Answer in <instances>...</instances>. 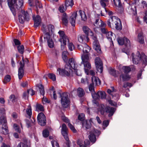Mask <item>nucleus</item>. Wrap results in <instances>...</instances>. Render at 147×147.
I'll list each match as a JSON object with an SVG mask.
<instances>
[{
    "label": "nucleus",
    "mask_w": 147,
    "mask_h": 147,
    "mask_svg": "<svg viewBox=\"0 0 147 147\" xmlns=\"http://www.w3.org/2000/svg\"><path fill=\"white\" fill-rule=\"evenodd\" d=\"M67 54L68 53L67 51H64L63 52L62 58L64 61L66 62V64L65 65L64 69H61L59 68L57 69V71L60 75L69 76L72 72V69L75 70L76 72L77 73V65L76 63L75 60L73 58H71L69 59V63L67 62Z\"/></svg>",
    "instance_id": "f257e3e1"
},
{
    "label": "nucleus",
    "mask_w": 147,
    "mask_h": 147,
    "mask_svg": "<svg viewBox=\"0 0 147 147\" xmlns=\"http://www.w3.org/2000/svg\"><path fill=\"white\" fill-rule=\"evenodd\" d=\"M92 96L93 98L94 99L92 100V102L94 106L97 107V112H100L102 115H103L105 112V109L104 106L103 104H99L98 102L94 100H97L99 98V96L98 94V92L97 93H95V92L92 94ZM105 110L107 113H109V117L112 116L115 111V109L113 107H106Z\"/></svg>",
    "instance_id": "f03ea898"
},
{
    "label": "nucleus",
    "mask_w": 147,
    "mask_h": 147,
    "mask_svg": "<svg viewBox=\"0 0 147 147\" xmlns=\"http://www.w3.org/2000/svg\"><path fill=\"white\" fill-rule=\"evenodd\" d=\"M54 28V26L52 25H49L47 27L43 25L41 28V30L44 34V38L45 41H47L48 46L50 48L54 47V43L52 39L51 38L50 31Z\"/></svg>",
    "instance_id": "7ed1b4c3"
},
{
    "label": "nucleus",
    "mask_w": 147,
    "mask_h": 147,
    "mask_svg": "<svg viewBox=\"0 0 147 147\" xmlns=\"http://www.w3.org/2000/svg\"><path fill=\"white\" fill-rule=\"evenodd\" d=\"M108 25L111 28H115L117 30H120L122 28L121 22L120 19L115 16H111L107 21Z\"/></svg>",
    "instance_id": "20e7f679"
},
{
    "label": "nucleus",
    "mask_w": 147,
    "mask_h": 147,
    "mask_svg": "<svg viewBox=\"0 0 147 147\" xmlns=\"http://www.w3.org/2000/svg\"><path fill=\"white\" fill-rule=\"evenodd\" d=\"M132 53V61L134 64H137L139 63H142L143 66H145L147 65V57L143 53L140 54L139 52H137L136 55H134Z\"/></svg>",
    "instance_id": "39448f33"
},
{
    "label": "nucleus",
    "mask_w": 147,
    "mask_h": 147,
    "mask_svg": "<svg viewBox=\"0 0 147 147\" xmlns=\"http://www.w3.org/2000/svg\"><path fill=\"white\" fill-rule=\"evenodd\" d=\"M82 63L84 65L85 72L87 75L89 74V70L91 67V65L89 62V57L88 54L86 55H83L82 56Z\"/></svg>",
    "instance_id": "423d86ee"
},
{
    "label": "nucleus",
    "mask_w": 147,
    "mask_h": 147,
    "mask_svg": "<svg viewBox=\"0 0 147 147\" xmlns=\"http://www.w3.org/2000/svg\"><path fill=\"white\" fill-rule=\"evenodd\" d=\"M61 96V102L62 106L64 108L67 107L69 104L70 101L68 98V95L67 93H64L62 95L60 93H58Z\"/></svg>",
    "instance_id": "0eeeda50"
},
{
    "label": "nucleus",
    "mask_w": 147,
    "mask_h": 147,
    "mask_svg": "<svg viewBox=\"0 0 147 147\" xmlns=\"http://www.w3.org/2000/svg\"><path fill=\"white\" fill-rule=\"evenodd\" d=\"M130 70L131 69L129 67L126 66L122 67V69H120V71H123L125 74L123 75L122 74L120 75V78L122 79L124 81L128 80L130 78V77L127 75V73L129 72Z\"/></svg>",
    "instance_id": "6e6552de"
},
{
    "label": "nucleus",
    "mask_w": 147,
    "mask_h": 147,
    "mask_svg": "<svg viewBox=\"0 0 147 147\" xmlns=\"http://www.w3.org/2000/svg\"><path fill=\"white\" fill-rule=\"evenodd\" d=\"M29 20L28 17V14L27 12H26L23 10L21 11V13L18 16V20L19 22L21 23H23L26 20L28 21Z\"/></svg>",
    "instance_id": "1a4fd4ad"
},
{
    "label": "nucleus",
    "mask_w": 147,
    "mask_h": 147,
    "mask_svg": "<svg viewBox=\"0 0 147 147\" xmlns=\"http://www.w3.org/2000/svg\"><path fill=\"white\" fill-rule=\"evenodd\" d=\"M117 40L119 45H122L124 44L127 47H130V41L126 37H124L123 38L119 37L117 38Z\"/></svg>",
    "instance_id": "9d476101"
},
{
    "label": "nucleus",
    "mask_w": 147,
    "mask_h": 147,
    "mask_svg": "<svg viewBox=\"0 0 147 147\" xmlns=\"http://www.w3.org/2000/svg\"><path fill=\"white\" fill-rule=\"evenodd\" d=\"M78 48L79 49L83 51L84 54L82 55H86L87 54L88 55V53L85 54V53H88L89 52L90 49V47L86 43H83L82 45H78ZM88 55L89 56V55Z\"/></svg>",
    "instance_id": "9b49d317"
},
{
    "label": "nucleus",
    "mask_w": 147,
    "mask_h": 147,
    "mask_svg": "<svg viewBox=\"0 0 147 147\" xmlns=\"http://www.w3.org/2000/svg\"><path fill=\"white\" fill-rule=\"evenodd\" d=\"M92 38L94 40L93 44V49L98 53V55L101 54L102 52L99 42L97 40L95 36H93Z\"/></svg>",
    "instance_id": "f8f14e48"
},
{
    "label": "nucleus",
    "mask_w": 147,
    "mask_h": 147,
    "mask_svg": "<svg viewBox=\"0 0 147 147\" xmlns=\"http://www.w3.org/2000/svg\"><path fill=\"white\" fill-rule=\"evenodd\" d=\"M37 120L38 124L41 126H44L46 124V118L42 113H39L37 116Z\"/></svg>",
    "instance_id": "ddd939ff"
},
{
    "label": "nucleus",
    "mask_w": 147,
    "mask_h": 147,
    "mask_svg": "<svg viewBox=\"0 0 147 147\" xmlns=\"http://www.w3.org/2000/svg\"><path fill=\"white\" fill-rule=\"evenodd\" d=\"M95 62L97 71L101 73L103 71L102 63L101 59L99 57H97L95 59Z\"/></svg>",
    "instance_id": "4468645a"
},
{
    "label": "nucleus",
    "mask_w": 147,
    "mask_h": 147,
    "mask_svg": "<svg viewBox=\"0 0 147 147\" xmlns=\"http://www.w3.org/2000/svg\"><path fill=\"white\" fill-rule=\"evenodd\" d=\"M100 134V131L94 129L93 131L90 132L89 138L90 141L94 143L96 140L95 135H98Z\"/></svg>",
    "instance_id": "2eb2a0df"
},
{
    "label": "nucleus",
    "mask_w": 147,
    "mask_h": 147,
    "mask_svg": "<svg viewBox=\"0 0 147 147\" xmlns=\"http://www.w3.org/2000/svg\"><path fill=\"white\" fill-rule=\"evenodd\" d=\"M16 3V0H9L8 2V5L13 15L15 16L16 14V10L15 9Z\"/></svg>",
    "instance_id": "dca6fc26"
},
{
    "label": "nucleus",
    "mask_w": 147,
    "mask_h": 147,
    "mask_svg": "<svg viewBox=\"0 0 147 147\" xmlns=\"http://www.w3.org/2000/svg\"><path fill=\"white\" fill-rule=\"evenodd\" d=\"M61 132L65 139L67 141H68L69 139L67 133V128L65 124L63 123L62 125Z\"/></svg>",
    "instance_id": "f3484780"
},
{
    "label": "nucleus",
    "mask_w": 147,
    "mask_h": 147,
    "mask_svg": "<svg viewBox=\"0 0 147 147\" xmlns=\"http://www.w3.org/2000/svg\"><path fill=\"white\" fill-rule=\"evenodd\" d=\"M61 119L64 122L68 123V126L73 132L75 133L76 132V130L75 128L74 127L69 123V120L67 117H66L65 116L63 115L61 117Z\"/></svg>",
    "instance_id": "a211bd4d"
},
{
    "label": "nucleus",
    "mask_w": 147,
    "mask_h": 147,
    "mask_svg": "<svg viewBox=\"0 0 147 147\" xmlns=\"http://www.w3.org/2000/svg\"><path fill=\"white\" fill-rule=\"evenodd\" d=\"M127 11L131 14H132L134 15L137 14L136 8L134 4L129 5Z\"/></svg>",
    "instance_id": "6ab92c4d"
},
{
    "label": "nucleus",
    "mask_w": 147,
    "mask_h": 147,
    "mask_svg": "<svg viewBox=\"0 0 147 147\" xmlns=\"http://www.w3.org/2000/svg\"><path fill=\"white\" fill-rule=\"evenodd\" d=\"M82 30L83 32L88 36H92V38L93 37L94 34L88 26H84L82 28Z\"/></svg>",
    "instance_id": "aec40b11"
},
{
    "label": "nucleus",
    "mask_w": 147,
    "mask_h": 147,
    "mask_svg": "<svg viewBox=\"0 0 147 147\" xmlns=\"http://www.w3.org/2000/svg\"><path fill=\"white\" fill-rule=\"evenodd\" d=\"M94 25L95 27L99 28L102 27L106 26L105 23L103 22L101 20L99 19L96 20Z\"/></svg>",
    "instance_id": "412c9836"
},
{
    "label": "nucleus",
    "mask_w": 147,
    "mask_h": 147,
    "mask_svg": "<svg viewBox=\"0 0 147 147\" xmlns=\"http://www.w3.org/2000/svg\"><path fill=\"white\" fill-rule=\"evenodd\" d=\"M78 41L80 43L83 42H88L89 40V38L88 36H85L84 35H81L79 36L78 37Z\"/></svg>",
    "instance_id": "4be33fe9"
},
{
    "label": "nucleus",
    "mask_w": 147,
    "mask_h": 147,
    "mask_svg": "<svg viewBox=\"0 0 147 147\" xmlns=\"http://www.w3.org/2000/svg\"><path fill=\"white\" fill-rule=\"evenodd\" d=\"M33 18L34 21V26L35 27L37 28L39 26L41 22L40 18L39 16L37 15L35 17L34 16H33Z\"/></svg>",
    "instance_id": "5701e85b"
},
{
    "label": "nucleus",
    "mask_w": 147,
    "mask_h": 147,
    "mask_svg": "<svg viewBox=\"0 0 147 147\" xmlns=\"http://www.w3.org/2000/svg\"><path fill=\"white\" fill-rule=\"evenodd\" d=\"M91 119L90 120H86L83 121L82 123L83 127L86 129H88L90 128L91 125Z\"/></svg>",
    "instance_id": "b1692460"
},
{
    "label": "nucleus",
    "mask_w": 147,
    "mask_h": 147,
    "mask_svg": "<svg viewBox=\"0 0 147 147\" xmlns=\"http://www.w3.org/2000/svg\"><path fill=\"white\" fill-rule=\"evenodd\" d=\"M24 0H17L15 5V9H19L22 8L23 7Z\"/></svg>",
    "instance_id": "393cba45"
},
{
    "label": "nucleus",
    "mask_w": 147,
    "mask_h": 147,
    "mask_svg": "<svg viewBox=\"0 0 147 147\" xmlns=\"http://www.w3.org/2000/svg\"><path fill=\"white\" fill-rule=\"evenodd\" d=\"M25 94H28L29 95L32 96L34 94V92L31 89H29L26 92H24L23 95V97L25 99H28V96L25 95Z\"/></svg>",
    "instance_id": "a878e982"
},
{
    "label": "nucleus",
    "mask_w": 147,
    "mask_h": 147,
    "mask_svg": "<svg viewBox=\"0 0 147 147\" xmlns=\"http://www.w3.org/2000/svg\"><path fill=\"white\" fill-rule=\"evenodd\" d=\"M77 13H74L70 17V21L72 26H74L75 24V20L77 16Z\"/></svg>",
    "instance_id": "bb28decb"
},
{
    "label": "nucleus",
    "mask_w": 147,
    "mask_h": 147,
    "mask_svg": "<svg viewBox=\"0 0 147 147\" xmlns=\"http://www.w3.org/2000/svg\"><path fill=\"white\" fill-rule=\"evenodd\" d=\"M91 80L93 84H95L97 85H100L101 84V81L97 77L92 76Z\"/></svg>",
    "instance_id": "cd10ccee"
},
{
    "label": "nucleus",
    "mask_w": 147,
    "mask_h": 147,
    "mask_svg": "<svg viewBox=\"0 0 147 147\" xmlns=\"http://www.w3.org/2000/svg\"><path fill=\"white\" fill-rule=\"evenodd\" d=\"M80 15L81 17V20L83 21H86L87 19V17L85 12L81 10L79 11Z\"/></svg>",
    "instance_id": "c85d7f7f"
},
{
    "label": "nucleus",
    "mask_w": 147,
    "mask_h": 147,
    "mask_svg": "<svg viewBox=\"0 0 147 147\" xmlns=\"http://www.w3.org/2000/svg\"><path fill=\"white\" fill-rule=\"evenodd\" d=\"M59 41L61 43H63L64 45H66V43L69 42V40L68 37L65 36L62 38H61L59 39Z\"/></svg>",
    "instance_id": "c756f323"
},
{
    "label": "nucleus",
    "mask_w": 147,
    "mask_h": 147,
    "mask_svg": "<svg viewBox=\"0 0 147 147\" xmlns=\"http://www.w3.org/2000/svg\"><path fill=\"white\" fill-rule=\"evenodd\" d=\"M138 40L141 44L144 43V37L142 33H139L138 36Z\"/></svg>",
    "instance_id": "7c9ffc66"
},
{
    "label": "nucleus",
    "mask_w": 147,
    "mask_h": 147,
    "mask_svg": "<svg viewBox=\"0 0 147 147\" xmlns=\"http://www.w3.org/2000/svg\"><path fill=\"white\" fill-rule=\"evenodd\" d=\"M17 147H30V144L29 142L20 143L18 144Z\"/></svg>",
    "instance_id": "2f4dec72"
},
{
    "label": "nucleus",
    "mask_w": 147,
    "mask_h": 147,
    "mask_svg": "<svg viewBox=\"0 0 147 147\" xmlns=\"http://www.w3.org/2000/svg\"><path fill=\"white\" fill-rule=\"evenodd\" d=\"M109 73L115 77H117L119 74L118 71H116L114 69L111 68L109 71Z\"/></svg>",
    "instance_id": "473e14b6"
},
{
    "label": "nucleus",
    "mask_w": 147,
    "mask_h": 147,
    "mask_svg": "<svg viewBox=\"0 0 147 147\" xmlns=\"http://www.w3.org/2000/svg\"><path fill=\"white\" fill-rule=\"evenodd\" d=\"M26 112L28 115V117L29 118H31L32 115V109L30 105L28 106V108L26 109Z\"/></svg>",
    "instance_id": "72a5a7b5"
},
{
    "label": "nucleus",
    "mask_w": 147,
    "mask_h": 147,
    "mask_svg": "<svg viewBox=\"0 0 147 147\" xmlns=\"http://www.w3.org/2000/svg\"><path fill=\"white\" fill-rule=\"evenodd\" d=\"M2 124V126L7 125L6 119L4 116H2L0 118V125Z\"/></svg>",
    "instance_id": "f704fd0d"
},
{
    "label": "nucleus",
    "mask_w": 147,
    "mask_h": 147,
    "mask_svg": "<svg viewBox=\"0 0 147 147\" xmlns=\"http://www.w3.org/2000/svg\"><path fill=\"white\" fill-rule=\"evenodd\" d=\"M24 75V72L23 69H22V67H20L18 70V77L19 79H21L23 76Z\"/></svg>",
    "instance_id": "c9c22d12"
},
{
    "label": "nucleus",
    "mask_w": 147,
    "mask_h": 147,
    "mask_svg": "<svg viewBox=\"0 0 147 147\" xmlns=\"http://www.w3.org/2000/svg\"><path fill=\"white\" fill-rule=\"evenodd\" d=\"M77 92L79 96L80 97L83 96L85 94V92L84 90L81 88H78Z\"/></svg>",
    "instance_id": "e433bc0d"
},
{
    "label": "nucleus",
    "mask_w": 147,
    "mask_h": 147,
    "mask_svg": "<svg viewBox=\"0 0 147 147\" xmlns=\"http://www.w3.org/2000/svg\"><path fill=\"white\" fill-rule=\"evenodd\" d=\"M74 5L73 0H65V5L66 7L69 6L72 7Z\"/></svg>",
    "instance_id": "4c0bfd02"
},
{
    "label": "nucleus",
    "mask_w": 147,
    "mask_h": 147,
    "mask_svg": "<svg viewBox=\"0 0 147 147\" xmlns=\"http://www.w3.org/2000/svg\"><path fill=\"white\" fill-rule=\"evenodd\" d=\"M62 20L63 23L66 26L68 23V20H67L66 14L65 13H64L63 14Z\"/></svg>",
    "instance_id": "58836bf2"
},
{
    "label": "nucleus",
    "mask_w": 147,
    "mask_h": 147,
    "mask_svg": "<svg viewBox=\"0 0 147 147\" xmlns=\"http://www.w3.org/2000/svg\"><path fill=\"white\" fill-rule=\"evenodd\" d=\"M98 94L99 96V98H100L102 99H103L106 98V95L105 92L99 91L98 92Z\"/></svg>",
    "instance_id": "ea45409f"
},
{
    "label": "nucleus",
    "mask_w": 147,
    "mask_h": 147,
    "mask_svg": "<svg viewBox=\"0 0 147 147\" xmlns=\"http://www.w3.org/2000/svg\"><path fill=\"white\" fill-rule=\"evenodd\" d=\"M2 133L5 135L7 134L8 133V131L6 125H5L4 126H2Z\"/></svg>",
    "instance_id": "a19ab883"
},
{
    "label": "nucleus",
    "mask_w": 147,
    "mask_h": 147,
    "mask_svg": "<svg viewBox=\"0 0 147 147\" xmlns=\"http://www.w3.org/2000/svg\"><path fill=\"white\" fill-rule=\"evenodd\" d=\"M106 36L108 39L111 42H112V36L113 33L111 32H108L106 34Z\"/></svg>",
    "instance_id": "79ce46f5"
},
{
    "label": "nucleus",
    "mask_w": 147,
    "mask_h": 147,
    "mask_svg": "<svg viewBox=\"0 0 147 147\" xmlns=\"http://www.w3.org/2000/svg\"><path fill=\"white\" fill-rule=\"evenodd\" d=\"M11 79V77L10 75H7L5 76L3 81V82L5 84L9 82Z\"/></svg>",
    "instance_id": "37998d69"
},
{
    "label": "nucleus",
    "mask_w": 147,
    "mask_h": 147,
    "mask_svg": "<svg viewBox=\"0 0 147 147\" xmlns=\"http://www.w3.org/2000/svg\"><path fill=\"white\" fill-rule=\"evenodd\" d=\"M38 86L39 89L40 94L44 95L45 92L43 86L41 84H39L38 85Z\"/></svg>",
    "instance_id": "c03bdc74"
},
{
    "label": "nucleus",
    "mask_w": 147,
    "mask_h": 147,
    "mask_svg": "<svg viewBox=\"0 0 147 147\" xmlns=\"http://www.w3.org/2000/svg\"><path fill=\"white\" fill-rule=\"evenodd\" d=\"M115 92V90L114 88L113 87H111V90L108 89L107 90V92L109 94H111L113 97H114V95L113 94Z\"/></svg>",
    "instance_id": "a18cd8bd"
},
{
    "label": "nucleus",
    "mask_w": 147,
    "mask_h": 147,
    "mask_svg": "<svg viewBox=\"0 0 147 147\" xmlns=\"http://www.w3.org/2000/svg\"><path fill=\"white\" fill-rule=\"evenodd\" d=\"M68 47L69 49L71 51L74 49V46L72 42H69L68 44Z\"/></svg>",
    "instance_id": "49530a36"
},
{
    "label": "nucleus",
    "mask_w": 147,
    "mask_h": 147,
    "mask_svg": "<svg viewBox=\"0 0 147 147\" xmlns=\"http://www.w3.org/2000/svg\"><path fill=\"white\" fill-rule=\"evenodd\" d=\"M36 110L38 111H43L44 109L42 105L40 104H37L36 106Z\"/></svg>",
    "instance_id": "de8ad7c7"
},
{
    "label": "nucleus",
    "mask_w": 147,
    "mask_h": 147,
    "mask_svg": "<svg viewBox=\"0 0 147 147\" xmlns=\"http://www.w3.org/2000/svg\"><path fill=\"white\" fill-rule=\"evenodd\" d=\"M81 83L84 84H88L89 83L88 81L87 77L82 78L81 79Z\"/></svg>",
    "instance_id": "09e8293b"
},
{
    "label": "nucleus",
    "mask_w": 147,
    "mask_h": 147,
    "mask_svg": "<svg viewBox=\"0 0 147 147\" xmlns=\"http://www.w3.org/2000/svg\"><path fill=\"white\" fill-rule=\"evenodd\" d=\"M51 144L53 147H59V145L57 141L55 140H52Z\"/></svg>",
    "instance_id": "8fccbe9b"
},
{
    "label": "nucleus",
    "mask_w": 147,
    "mask_h": 147,
    "mask_svg": "<svg viewBox=\"0 0 147 147\" xmlns=\"http://www.w3.org/2000/svg\"><path fill=\"white\" fill-rule=\"evenodd\" d=\"M18 49L19 53L21 54H22L23 53L24 50V47L23 45L18 46Z\"/></svg>",
    "instance_id": "3c124183"
},
{
    "label": "nucleus",
    "mask_w": 147,
    "mask_h": 147,
    "mask_svg": "<svg viewBox=\"0 0 147 147\" xmlns=\"http://www.w3.org/2000/svg\"><path fill=\"white\" fill-rule=\"evenodd\" d=\"M108 0H100V2L101 5L103 7H105L106 4L108 2Z\"/></svg>",
    "instance_id": "603ef678"
},
{
    "label": "nucleus",
    "mask_w": 147,
    "mask_h": 147,
    "mask_svg": "<svg viewBox=\"0 0 147 147\" xmlns=\"http://www.w3.org/2000/svg\"><path fill=\"white\" fill-rule=\"evenodd\" d=\"M48 76L50 79L53 81L56 80L55 76L53 74H49L48 75Z\"/></svg>",
    "instance_id": "864d4df0"
},
{
    "label": "nucleus",
    "mask_w": 147,
    "mask_h": 147,
    "mask_svg": "<svg viewBox=\"0 0 147 147\" xmlns=\"http://www.w3.org/2000/svg\"><path fill=\"white\" fill-rule=\"evenodd\" d=\"M59 10L61 12H63L66 10V8L65 7L64 5H61L59 7Z\"/></svg>",
    "instance_id": "5fc2aeb1"
},
{
    "label": "nucleus",
    "mask_w": 147,
    "mask_h": 147,
    "mask_svg": "<svg viewBox=\"0 0 147 147\" xmlns=\"http://www.w3.org/2000/svg\"><path fill=\"white\" fill-rule=\"evenodd\" d=\"M42 134L44 137L46 138L48 137L49 135L48 130L46 129L44 130L43 131Z\"/></svg>",
    "instance_id": "6e6d98bb"
},
{
    "label": "nucleus",
    "mask_w": 147,
    "mask_h": 147,
    "mask_svg": "<svg viewBox=\"0 0 147 147\" xmlns=\"http://www.w3.org/2000/svg\"><path fill=\"white\" fill-rule=\"evenodd\" d=\"M106 26L102 27L100 28L101 32L104 34H106L108 32V31L107 29L105 28Z\"/></svg>",
    "instance_id": "4d7b16f0"
},
{
    "label": "nucleus",
    "mask_w": 147,
    "mask_h": 147,
    "mask_svg": "<svg viewBox=\"0 0 147 147\" xmlns=\"http://www.w3.org/2000/svg\"><path fill=\"white\" fill-rule=\"evenodd\" d=\"M115 5L117 6H120L121 5L120 0H113Z\"/></svg>",
    "instance_id": "13d9d810"
},
{
    "label": "nucleus",
    "mask_w": 147,
    "mask_h": 147,
    "mask_svg": "<svg viewBox=\"0 0 147 147\" xmlns=\"http://www.w3.org/2000/svg\"><path fill=\"white\" fill-rule=\"evenodd\" d=\"M89 91L91 92V94L92 93H93L95 92L93 84H90L89 86Z\"/></svg>",
    "instance_id": "bf43d9fd"
},
{
    "label": "nucleus",
    "mask_w": 147,
    "mask_h": 147,
    "mask_svg": "<svg viewBox=\"0 0 147 147\" xmlns=\"http://www.w3.org/2000/svg\"><path fill=\"white\" fill-rule=\"evenodd\" d=\"M9 99L11 101L13 102H15L17 100V98L15 97L14 95H11L9 97Z\"/></svg>",
    "instance_id": "052dcab7"
},
{
    "label": "nucleus",
    "mask_w": 147,
    "mask_h": 147,
    "mask_svg": "<svg viewBox=\"0 0 147 147\" xmlns=\"http://www.w3.org/2000/svg\"><path fill=\"white\" fill-rule=\"evenodd\" d=\"M85 115L84 114L82 113L78 115V119L81 121H83Z\"/></svg>",
    "instance_id": "680f3d73"
},
{
    "label": "nucleus",
    "mask_w": 147,
    "mask_h": 147,
    "mask_svg": "<svg viewBox=\"0 0 147 147\" xmlns=\"http://www.w3.org/2000/svg\"><path fill=\"white\" fill-rule=\"evenodd\" d=\"M13 128L16 131L19 133L21 132V131L20 129L19 128V127L18 125H17V124H14Z\"/></svg>",
    "instance_id": "e2e57ef3"
},
{
    "label": "nucleus",
    "mask_w": 147,
    "mask_h": 147,
    "mask_svg": "<svg viewBox=\"0 0 147 147\" xmlns=\"http://www.w3.org/2000/svg\"><path fill=\"white\" fill-rule=\"evenodd\" d=\"M58 33L59 34L60 37V38H62L63 37L66 36V35L65 34L64 32H63V31L60 30L58 32Z\"/></svg>",
    "instance_id": "0e129e2a"
},
{
    "label": "nucleus",
    "mask_w": 147,
    "mask_h": 147,
    "mask_svg": "<svg viewBox=\"0 0 147 147\" xmlns=\"http://www.w3.org/2000/svg\"><path fill=\"white\" fill-rule=\"evenodd\" d=\"M36 8L38 9V8H41L42 7V5L41 3L38 1H36Z\"/></svg>",
    "instance_id": "69168bd1"
},
{
    "label": "nucleus",
    "mask_w": 147,
    "mask_h": 147,
    "mask_svg": "<svg viewBox=\"0 0 147 147\" xmlns=\"http://www.w3.org/2000/svg\"><path fill=\"white\" fill-rule=\"evenodd\" d=\"M51 93L53 94V98L55 99H56L57 98V96L56 95L55 91H54L53 88L51 90Z\"/></svg>",
    "instance_id": "338daca9"
},
{
    "label": "nucleus",
    "mask_w": 147,
    "mask_h": 147,
    "mask_svg": "<svg viewBox=\"0 0 147 147\" xmlns=\"http://www.w3.org/2000/svg\"><path fill=\"white\" fill-rule=\"evenodd\" d=\"M42 102L43 104L49 103L50 102L49 100L47 98L45 97H44L43 98Z\"/></svg>",
    "instance_id": "774afa93"
}]
</instances>
